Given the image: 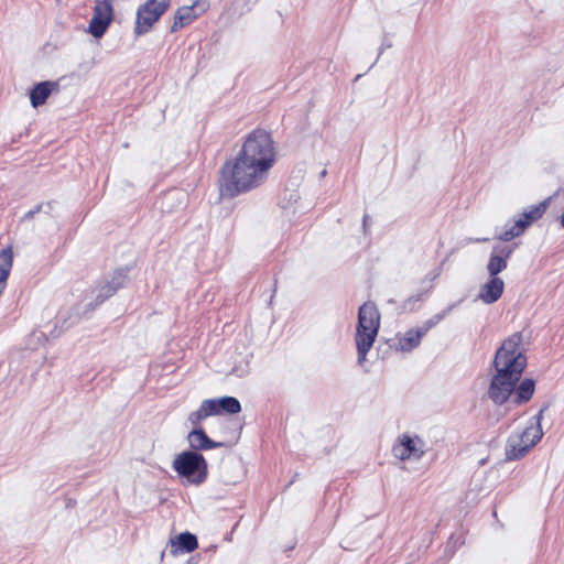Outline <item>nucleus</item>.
<instances>
[{"label":"nucleus","instance_id":"f257e3e1","mask_svg":"<svg viewBox=\"0 0 564 564\" xmlns=\"http://www.w3.org/2000/svg\"><path fill=\"white\" fill-rule=\"evenodd\" d=\"M494 367L496 373L491 378L488 395L496 404L501 405L513 393L527 367L523 336L520 332L511 334L502 341L496 351Z\"/></svg>","mask_w":564,"mask_h":564},{"label":"nucleus","instance_id":"f03ea898","mask_svg":"<svg viewBox=\"0 0 564 564\" xmlns=\"http://www.w3.org/2000/svg\"><path fill=\"white\" fill-rule=\"evenodd\" d=\"M269 173L240 154L227 160L219 170L218 191L221 198H235L260 187Z\"/></svg>","mask_w":564,"mask_h":564},{"label":"nucleus","instance_id":"7ed1b4c3","mask_svg":"<svg viewBox=\"0 0 564 564\" xmlns=\"http://www.w3.org/2000/svg\"><path fill=\"white\" fill-rule=\"evenodd\" d=\"M243 159L270 173L276 161L274 141L270 132L258 128L247 134L238 151Z\"/></svg>","mask_w":564,"mask_h":564},{"label":"nucleus","instance_id":"20e7f679","mask_svg":"<svg viewBox=\"0 0 564 564\" xmlns=\"http://www.w3.org/2000/svg\"><path fill=\"white\" fill-rule=\"evenodd\" d=\"M381 315L377 305L365 302L358 310V323L355 334V344L358 354V361L362 364L372 348L379 333Z\"/></svg>","mask_w":564,"mask_h":564},{"label":"nucleus","instance_id":"39448f33","mask_svg":"<svg viewBox=\"0 0 564 564\" xmlns=\"http://www.w3.org/2000/svg\"><path fill=\"white\" fill-rule=\"evenodd\" d=\"M173 469L188 481L199 485L207 477V463L202 454L186 451L178 454L173 462Z\"/></svg>","mask_w":564,"mask_h":564},{"label":"nucleus","instance_id":"423d86ee","mask_svg":"<svg viewBox=\"0 0 564 564\" xmlns=\"http://www.w3.org/2000/svg\"><path fill=\"white\" fill-rule=\"evenodd\" d=\"M172 0H147L135 13L133 33L141 36L149 33L161 17L170 9Z\"/></svg>","mask_w":564,"mask_h":564},{"label":"nucleus","instance_id":"0eeeda50","mask_svg":"<svg viewBox=\"0 0 564 564\" xmlns=\"http://www.w3.org/2000/svg\"><path fill=\"white\" fill-rule=\"evenodd\" d=\"M543 436L540 423L525 427L522 433L513 435L508 440L506 446V457L508 460H517L524 457L529 451Z\"/></svg>","mask_w":564,"mask_h":564},{"label":"nucleus","instance_id":"6e6552de","mask_svg":"<svg viewBox=\"0 0 564 564\" xmlns=\"http://www.w3.org/2000/svg\"><path fill=\"white\" fill-rule=\"evenodd\" d=\"M112 20V0H96L93 11V18L88 25L89 33L96 39L101 37L107 32Z\"/></svg>","mask_w":564,"mask_h":564},{"label":"nucleus","instance_id":"1a4fd4ad","mask_svg":"<svg viewBox=\"0 0 564 564\" xmlns=\"http://www.w3.org/2000/svg\"><path fill=\"white\" fill-rule=\"evenodd\" d=\"M210 8L209 0H195L191 6H183L176 9L171 25V32L175 33L192 24L204 15Z\"/></svg>","mask_w":564,"mask_h":564},{"label":"nucleus","instance_id":"9d476101","mask_svg":"<svg viewBox=\"0 0 564 564\" xmlns=\"http://www.w3.org/2000/svg\"><path fill=\"white\" fill-rule=\"evenodd\" d=\"M393 456L402 462L414 458L420 459L424 453V442L419 437L406 434L400 436L392 447Z\"/></svg>","mask_w":564,"mask_h":564},{"label":"nucleus","instance_id":"9b49d317","mask_svg":"<svg viewBox=\"0 0 564 564\" xmlns=\"http://www.w3.org/2000/svg\"><path fill=\"white\" fill-rule=\"evenodd\" d=\"M59 90L58 82L45 80L36 84L30 91V102L32 107L43 106L52 93Z\"/></svg>","mask_w":564,"mask_h":564},{"label":"nucleus","instance_id":"f8f14e48","mask_svg":"<svg viewBox=\"0 0 564 564\" xmlns=\"http://www.w3.org/2000/svg\"><path fill=\"white\" fill-rule=\"evenodd\" d=\"M505 283L502 279L490 276V279L481 285L478 293V300L485 304H492L501 297Z\"/></svg>","mask_w":564,"mask_h":564},{"label":"nucleus","instance_id":"ddd939ff","mask_svg":"<svg viewBox=\"0 0 564 564\" xmlns=\"http://www.w3.org/2000/svg\"><path fill=\"white\" fill-rule=\"evenodd\" d=\"M430 327H421L416 329H409L403 336L397 338V349L401 351H411L416 348L422 337L427 333Z\"/></svg>","mask_w":564,"mask_h":564},{"label":"nucleus","instance_id":"4468645a","mask_svg":"<svg viewBox=\"0 0 564 564\" xmlns=\"http://www.w3.org/2000/svg\"><path fill=\"white\" fill-rule=\"evenodd\" d=\"M511 253L512 250L506 248L498 251L497 249L494 250L487 264V270L491 278H499L498 274L507 268Z\"/></svg>","mask_w":564,"mask_h":564},{"label":"nucleus","instance_id":"2eb2a0df","mask_svg":"<svg viewBox=\"0 0 564 564\" xmlns=\"http://www.w3.org/2000/svg\"><path fill=\"white\" fill-rule=\"evenodd\" d=\"M217 399H206L200 403L198 410L192 412L188 416L194 426H198L200 421L212 415H219Z\"/></svg>","mask_w":564,"mask_h":564},{"label":"nucleus","instance_id":"dca6fc26","mask_svg":"<svg viewBox=\"0 0 564 564\" xmlns=\"http://www.w3.org/2000/svg\"><path fill=\"white\" fill-rule=\"evenodd\" d=\"M12 264L13 251L11 247H7L0 251V295L7 285Z\"/></svg>","mask_w":564,"mask_h":564},{"label":"nucleus","instance_id":"f3484780","mask_svg":"<svg viewBox=\"0 0 564 564\" xmlns=\"http://www.w3.org/2000/svg\"><path fill=\"white\" fill-rule=\"evenodd\" d=\"M188 443L194 449H212L216 447V443L213 442L200 427L194 429L188 434Z\"/></svg>","mask_w":564,"mask_h":564},{"label":"nucleus","instance_id":"a211bd4d","mask_svg":"<svg viewBox=\"0 0 564 564\" xmlns=\"http://www.w3.org/2000/svg\"><path fill=\"white\" fill-rule=\"evenodd\" d=\"M535 389V383L532 379H524L518 387H514L513 402L516 404H523L531 400Z\"/></svg>","mask_w":564,"mask_h":564},{"label":"nucleus","instance_id":"6ab92c4d","mask_svg":"<svg viewBox=\"0 0 564 564\" xmlns=\"http://www.w3.org/2000/svg\"><path fill=\"white\" fill-rule=\"evenodd\" d=\"M172 545L176 547V551L191 553L198 547V541L196 535L184 532L178 534L175 541H172Z\"/></svg>","mask_w":564,"mask_h":564},{"label":"nucleus","instance_id":"aec40b11","mask_svg":"<svg viewBox=\"0 0 564 564\" xmlns=\"http://www.w3.org/2000/svg\"><path fill=\"white\" fill-rule=\"evenodd\" d=\"M527 228H529L528 223L519 216V218L516 219L509 228H506L499 236H497V239L506 242L511 241L512 239L521 236Z\"/></svg>","mask_w":564,"mask_h":564},{"label":"nucleus","instance_id":"412c9836","mask_svg":"<svg viewBox=\"0 0 564 564\" xmlns=\"http://www.w3.org/2000/svg\"><path fill=\"white\" fill-rule=\"evenodd\" d=\"M549 206V200L539 203L538 205L531 206L528 210L523 212L520 217L528 223L529 227L541 219L545 214Z\"/></svg>","mask_w":564,"mask_h":564},{"label":"nucleus","instance_id":"4be33fe9","mask_svg":"<svg viewBox=\"0 0 564 564\" xmlns=\"http://www.w3.org/2000/svg\"><path fill=\"white\" fill-rule=\"evenodd\" d=\"M217 403L219 415L223 413L237 414L241 411L240 402L234 397L218 398Z\"/></svg>","mask_w":564,"mask_h":564},{"label":"nucleus","instance_id":"5701e85b","mask_svg":"<svg viewBox=\"0 0 564 564\" xmlns=\"http://www.w3.org/2000/svg\"><path fill=\"white\" fill-rule=\"evenodd\" d=\"M43 208V204H39L36 205L33 209L29 210L25 215H24V218L25 219H31L33 218L36 214H39Z\"/></svg>","mask_w":564,"mask_h":564}]
</instances>
